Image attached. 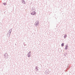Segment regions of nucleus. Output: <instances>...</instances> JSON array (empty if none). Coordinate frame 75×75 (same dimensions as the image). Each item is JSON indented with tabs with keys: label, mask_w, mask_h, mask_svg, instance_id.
<instances>
[{
	"label": "nucleus",
	"mask_w": 75,
	"mask_h": 75,
	"mask_svg": "<svg viewBox=\"0 0 75 75\" xmlns=\"http://www.w3.org/2000/svg\"><path fill=\"white\" fill-rule=\"evenodd\" d=\"M39 21H37L35 23V27H37L39 25Z\"/></svg>",
	"instance_id": "obj_1"
},
{
	"label": "nucleus",
	"mask_w": 75,
	"mask_h": 75,
	"mask_svg": "<svg viewBox=\"0 0 75 75\" xmlns=\"http://www.w3.org/2000/svg\"><path fill=\"white\" fill-rule=\"evenodd\" d=\"M30 14L32 16H35L36 15V12L35 11H33L30 13Z\"/></svg>",
	"instance_id": "obj_2"
},
{
	"label": "nucleus",
	"mask_w": 75,
	"mask_h": 75,
	"mask_svg": "<svg viewBox=\"0 0 75 75\" xmlns=\"http://www.w3.org/2000/svg\"><path fill=\"white\" fill-rule=\"evenodd\" d=\"M8 55L7 53H6L4 54V58H8Z\"/></svg>",
	"instance_id": "obj_3"
},
{
	"label": "nucleus",
	"mask_w": 75,
	"mask_h": 75,
	"mask_svg": "<svg viewBox=\"0 0 75 75\" xmlns=\"http://www.w3.org/2000/svg\"><path fill=\"white\" fill-rule=\"evenodd\" d=\"M45 74H46V75H48L50 74V70L48 69L46 70L45 71Z\"/></svg>",
	"instance_id": "obj_4"
},
{
	"label": "nucleus",
	"mask_w": 75,
	"mask_h": 75,
	"mask_svg": "<svg viewBox=\"0 0 75 75\" xmlns=\"http://www.w3.org/2000/svg\"><path fill=\"white\" fill-rule=\"evenodd\" d=\"M28 57H31V52L30 51L28 53Z\"/></svg>",
	"instance_id": "obj_5"
},
{
	"label": "nucleus",
	"mask_w": 75,
	"mask_h": 75,
	"mask_svg": "<svg viewBox=\"0 0 75 75\" xmlns=\"http://www.w3.org/2000/svg\"><path fill=\"white\" fill-rule=\"evenodd\" d=\"M68 45L67 44L65 45V47L64 50H68Z\"/></svg>",
	"instance_id": "obj_6"
},
{
	"label": "nucleus",
	"mask_w": 75,
	"mask_h": 75,
	"mask_svg": "<svg viewBox=\"0 0 75 75\" xmlns=\"http://www.w3.org/2000/svg\"><path fill=\"white\" fill-rule=\"evenodd\" d=\"M11 30V31L10 32H9V31H10ZM11 31H12V29H10L9 31V36H8V37H10V34H11Z\"/></svg>",
	"instance_id": "obj_7"
},
{
	"label": "nucleus",
	"mask_w": 75,
	"mask_h": 75,
	"mask_svg": "<svg viewBox=\"0 0 75 75\" xmlns=\"http://www.w3.org/2000/svg\"><path fill=\"white\" fill-rule=\"evenodd\" d=\"M38 67L36 66L35 69L36 71H38Z\"/></svg>",
	"instance_id": "obj_8"
},
{
	"label": "nucleus",
	"mask_w": 75,
	"mask_h": 75,
	"mask_svg": "<svg viewBox=\"0 0 75 75\" xmlns=\"http://www.w3.org/2000/svg\"><path fill=\"white\" fill-rule=\"evenodd\" d=\"M21 1H22V3H23L24 4H25V1H24V0H22Z\"/></svg>",
	"instance_id": "obj_9"
},
{
	"label": "nucleus",
	"mask_w": 75,
	"mask_h": 75,
	"mask_svg": "<svg viewBox=\"0 0 75 75\" xmlns=\"http://www.w3.org/2000/svg\"><path fill=\"white\" fill-rule=\"evenodd\" d=\"M67 37V34L64 35V38H66Z\"/></svg>",
	"instance_id": "obj_10"
},
{
	"label": "nucleus",
	"mask_w": 75,
	"mask_h": 75,
	"mask_svg": "<svg viewBox=\"0 0 75 75\" xmlns=\"http://www.w3.org/2000/svg\"><path fill=\"white\" fill-rule=\"evenodd\" d=\"M61 46L62 47H64V43H62L61 44Z\"/></svg>",
	"instance_id": "obj_11"
},
{
	"label": "nucleus",
	"mask_w": 75,
	"mask_h": 75,
	"mask_svg": "<svg viewBox=\"0 0 75 75\" xmlns=\"http://www.w3.org/2000/svg\"><path fill=\"white\" fill-rule=\"evenodd\" d=\"M67 55V53H65L64 54V55L65 57H66Z\"/></svg>",
	"instance_id": "obj_12"
},
{
	"label": "nucleus",
	"mask_w": 75,
	"mask_h": 75,
	"mask_svg": "<svg viewBox=\"0 0 75 75\" xmlns=\"http://www.w3.org/2000/svg\"><path fill=\"white\" fill-rule=\"evenodd\" d=\"M9 32H8V34H7V35H8V37H9Z\"/></svg>",
	"instance_id": "obj_13"
},
{
	"label": "nucleus",
	"mask_w": 75,
	"mask_h": 75,
	"mask_svg": "<svg viewBox=\"0 0 75 75\" xmlns=\"http://www.w3.org/2000/svg\"><path fill=\"white\" fill-rule=\"evenodd\" d=\"M6 4H7V3L6 2L3 3V4L4 5V6H5V5H6Z\"/></svg>",
	"instance_id": "obj_14"
},
{
	"label": "nucleus",
	"mask_w": 75,
	"mask_h": 75,
	"mask_svg": "<svg viewBox=\"0 0 75 75\" xmlns=\"http://www.w3.org/2000/svg\"><path fill=\"white\" fill-rule=\"evenodd\" d=\"M31 9H32V10H34V9H33V7H32L31 8Z\"/></svg>",
	"instance_id": "obj_15"
}]
</instances>
